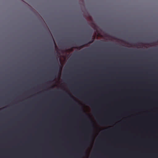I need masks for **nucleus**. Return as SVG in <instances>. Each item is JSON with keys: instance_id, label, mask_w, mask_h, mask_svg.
Returning a JSON list of instances; mask_svg holds the SVG:
<instances>
[{"instance_id": "obj_1", "label": "nucleus", "mask_w": 158, "mask_h": 158, "mask_svg": "<svg viewBox=\"0 0 158 158\" xmlns=\"http://www.w3.org/2000/svg\"><path fill=\"white\" fill-rule=\"evenodd\" d=\"M52 77H53V78L54 79V78H55L56 76V73L55 72H54L52 74Z\"/></svg>"}, {"instance_id": "obj_2", "label": "nucleus", "mask_w": 158, "mask_h": 158, "mask_svg": "<svg viewBox=\"0 0 158 158\" xmlns=\"http://www.w3.org/2000/svg\"><path fill=\"white\" fill-rule=\"evenodd\" d=\"M55 69L56 71H58V68L57 66L55 67Z\"/></svg>"}, {"instance_id": "obj_3", "label": "nucleus", "mask_w": 158, "mask_h": 158, "mask_svg": "<svg viewBox=\"0 0 158 158\" xmlns=\"http://www.w3.org/2000/svg\"><path fill=\"white\" fill-rule=\"evenodd\" d=\"M81 156L79 155H77L75 158H80Z\"/></svg>"}, {"instance_id": "obj_4", "label": "nucleus", "mask_w": 158, "mask_h": 158, "mask_svg": "<svg viewBox=\"0 0 158 158\" xmlns=\"http://www.w3.org/2000/svg\"><path fill=\"white\" fill-rule=\"evenodd\" d=\"M85 102L87 104H89V105H90V103H89V102L87 100H86L85 101Z\"/></svg>"}, {"instance_id": "obj_5", "label": "nucleus", "mask_w": 158, "mask_h": 158, "mask_svg": "<svg viewBox=\"0 0 158 158\" xmlns=\"http://www.w3.org/2000/svg\"><path fill=\"white\" fill-rule=\"evenodd\" d=\"M55 65H59V64H58V62H55Z\"/></svg>"}, {"instance_id": "obj_6", "label": "nucleus", "mask_w": 158, "mask_h": 158, "mask_svg": "<svg viewBox=\"0 0 158 158\" xmlns=\"http://www.w3.org/2000/svg\"><path fill=\"white\" fill-rule=\"evenodd\" d=\"M92 42H93V41H90L88 43L89 44H90V43H91Z\"/></svg>"}, {"instance_id": "obj_7", "label": "nucleus", "mask_w": 158, "mask_h": 158, "mask_svg": "<svg viewBox=\"0 0 158 158\" xmlns=\"http://www.w3.org/2000/svg\"><path fill=\"white\" fill-rule=\"evenodd\" d=\"M61 68H60V69L59 71H60L61 72Z\"/></svg>"}, {"instance_id": "obj_8", "label": "nucleus", "mask_w": 158, "mask_h": 158, "mask_svg": "<svg viewBox=\"0 0 158 158\" xmlns=\"http://www.w3.org/2000/svg\"><path fill=\"white\" fill-rule=\"evenodd\" d=\"M102 124H103V122H102Z\"/></svg>"}, {"instance_id": "obj_9", "label": "nucleus", "mask_w": 158, "mask_h": 158, "mask_svg": "<svg viewBox=\"0 0 158 158\" xmlns=\"http://www.w3.org/2000/svg\"><path fill=\"white\" fill-rule=\"evenodd\" d=\"M81 152V154H82V152Z\"/></svg>"}]
</instances>
